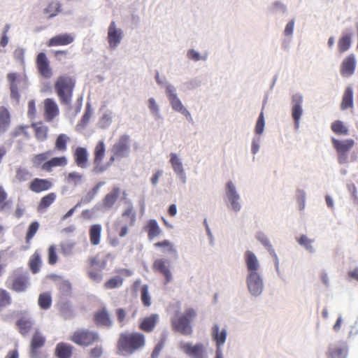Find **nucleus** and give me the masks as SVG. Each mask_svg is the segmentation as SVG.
<instances>
[{"instance_id": "1", "label": "nucleus", "mask_w": 358, "mask_h": 358, "mask_svg": "<svg viewBox=\"0 0 358 358\" xmlns=\"http://www.w3.org/2000/svg\"><path fill=\"white\" fill-rule=\"evenodd\" d=\"M145 336L141 333H122L118 346L124 355H132L145 345Z\"/></svg>"}, {"instance_id": "2", "label": "nucleus", "mask_w": 358, "mask_h": 358, "mask_svg": "<svg viewBox=\"0 0 358 358\" xmlns=\"http://www.w3.org/2000/svg\"><path fill=\"white\" fill-rule=\"evenodd\" d=\"M74 87L75 81L72 78L62 76L57 78L55 88L62 104L69 105L71 103Z\"/></svg>"}, {"instance_id": "3", "label": "nucleus", "mask_w": 358, "mask_h": 358, "mask_svg": "<svg viewBox=\"0 0 358 358\" xmlns=\"http://www.w3.org/2000/svg\"><path fill=\"white\" fill-rule=\"evenodd\" d=\"M196 316V310L192 308H187L184 313L172 320L173 329L184 335L191 334L192 332L191 323Z\"/></svg>"}, {"instance_id": "4", "label": "nucleus", "mask_w": 358, "mask_h": 358, "mask_svg": "<svg viewBox=\"0 0 358 358\" xmlns=\"http://www.w3.org/2000/svg\"><path fill=\"white\" fill-rule=\"evenodd\" d=\"M333 147L336 150L338 161L340 164H345L348 162V152L355 145L353 139L338 140L332 138Z\"/></svg>"}, {"instance_id": "5", "label": "nucleus", "mask_w": 358, "mask_h": 358, "mask_svg": "<svg viewBox=\"0 0 358 358\" xmlns=\"http://www.w3.org/2000/svg\"><path fill=\"white\" fill-rule=\"evenodd\" d=\"M71 341L78 345L87 346L99 341V335L95 331L82 329L76 331L71 336Z\"/></svg>"}, {"instance_id": "6", "label": "nucleus", "mask_w": 358, "mask_h": 358, "mask_svg": "<svg viewBox=\"0 0 358 358\" xmlns=\"http://www.w3.org/2000/svg\"><path fill=\"white\" fill-rule=\"evenodd\" d=\"M123 38V32L118 28L116 23L113 21L108 28L107 41L109 48L115 50L121 43Z\"/></svg>"}, {"instance_id": "7", "label": "nucleus", "mask_w": 358, "mask_h": 358, "mask_svg": "<svg viewBox=\"0 0 358 358\" xmlns=\"http://www.w3.org/2000/svg\"><path fill=\"white\" fill-rule=\"evenodd\" d=\"M112 152L117 158L127 157L130 153V140L127 135L122 136L114 144Z\"/></svg>"}, {"instance_id": "8", "label": "nucleus", "mask_w": 358, "mask_h": 358, "mask_svg": "<svg viewBox=\"0 0 358 358\" xmlns=\"http://www.w3.org/2000/svg\"><path fill=\"white\" fill-rule=\"evenodd\" d=\"M247 285L249 292L253 296L260 295L263 291V282L259 273L248 274L247 277Z\"/></svg>"}, {"instance_id": "9", "label": "nucleus", "mask_w": 358, "mask_h": 358, "mask_svg": "<svg viewBox=\"0 0 358 358\" xmlns=\"http://www.w3.org/2000/svg\"><path fill=\"white\" fill-rule=\"evenodd\" d=\"M36 65L38 71L44 78H50L52 75V70L50 66L49 61L44 52H40L36 57Z\"/></svg>"}, {"instance_id": "10", "label": "nucleus", "mask_w": 358, "mask_h": 358, "mask_svg": "<svg viewBox=\"0 0 358 358\" xmlns=\"http://www.w3.org/2000/svg\"><path fill=\"white\" fill-rule=\"evenodd\" d=\"M45 341V337L43 336L38 331H36L35 334L32 337L30 345L29 356L31 358L41 357L38 349L43 346Z\"/></svg>"}, {"instance_id": "11", "label": "nucleus", "mask_w": 358, "mask_h": 358, "mask_svg": "<svg viewBox=\"0 0 358 358\" xmlns=\"http://www.w3.org/2000/svg\"><path fill=\"white\" fill-rule=\"evenodd\" d=\"M226 194L231 205L234 210L239 211L241 210V204L238 202L240 196L236 190V187L231 181H229L226 185Z\"/></svg>"}, {"instance_id": "12", "label": "nucleus", "mask_w": 358, "mask_h": 358, "mask_svg": "<svg viewBox=\"0 0 358 358\" xmlns=\"http://www.w3.org/2000/svg\"><path fill=\"white\" fill-rule=\"evenodd\" d=\"M166 92L173 110L181 113L187 117H190L189 111L183 106L180 99L175 94V90L171 87H169L166 89Z\"/></svg>"}, {"instance_id": "13", "label": "nucleus", "mask_w": 358, "mask_h": 358, "mask_svg": "<svg viewBox=\"0 0 358 358\" xmlns=\"http://www.w3.org/2000/svg\"><path fill=\"white\" fill-rule=\"evenodd\" d=\"M303 98L300 95H294L292 96V115L294 121L295 127L298 128L299 126V121L303 113L302 109Z\"/></svg>"}, {"instance_id": "14", "label": "nucleus", "mask_w": 358, "mask_h": 358, "mask_svg": "<svg viewBox=\"0 0 358 358\" xmlns=\"http://www.w3.org/2000/svg\"><path fill=\"white\" fill-rule=\"evenodd\" d=\"M7 80L10 85V99L15 101V104H17L18 103L20 98V95L18 92V84L20 83V79L18 78L17 73H9L7 75Z\"/></svg>"}, {"instance_id": "15", "label": "nucleus", "mask_w": 358, "mask_h": 358, "mask_svg": "<svg viewBox=\"0 0 358 358\" xmlns=\"http://www.w3.org/2000/svg\"><path fill=\"white\" fill-rule=\"evenodd\" d=\"M244 258L248 274H257L259 268V263L256 255L251 251H246Z\"/></svg>"}, {"instance_id": "16", "label": "nucleus", "mask_w": 358, "mask_h": 358, "mask_svg": "<svg viewBox=\"0 0 358 358\" xmlns=\"http://www.w3.org/2000/svg\"><path fill=\"white\" fill-rule=\"evenodd\" d=\"M356 59L354 55L351 54L344 59L341 66V73L343 76H350L355 72Z\"/></svg>"}, {"instance_id": "17", "label": "nucleus", "mask_w": 358, "mask_h": 358, "mask_svg": "<svg viewBox=\"0 0 358 358\" xmlns=\"http://www.w3.org/2000/svg\"><path fill=\"white\" fill-rule=\"evenodd\" d=\"M45 120L50 122L59 114V108L52 99H46L44 101Z\"/></svg>"}, {"instance_id": "18", "label": "nucleus", "mask_w": 358, "mask_h": 358, "mask_svg": "<svg viewBox=\"0 0 358 358\" xmlns=\"http://www.w3.org/2000/svg\"><path fill=\"white\" fill-rule=\"evenodd\" d=\"M184 352L192 358H206L204 347L202 344L192 345L185 343L182 345Z\"/></svg>"}, {"instance_id": "19", "label": "nucleus", "mask_w": 358, "mask_h": 358, "mask_svg": "<svg viewBox=\"0 0 358 358\" xmlns=\"http://www.w3.org/2000/svg\"><path fill=\"white\" fill-rule=\"evenodd\" d=\"M211 336L213 341L216 343V350H221V346L225 343L227 338L226 329L220 331L219 326L214 324L211 329Z\"/></svg>"}, {"instance_id": "20", "label": "nucleus", "mask_w": 358, "mask_h": 358, "mask_svg": "<svg viewBox=\"0 0 358 358\" xmlns=\"http://www.w3.org/2000/svg\"><path fill=\"white\" fill-rule=\"evenodd\" d=\"M74 41V36L70 34H64L56 35L51 38L48 45L49 47L57 46V45H66L71 44Z\"/></svg>"}, {"instance_id": "21", "label": "nucleus", "mask_w": 358, "mask_h": 358, "mask_svg": "<svg viewBox=\"0 0 358 358\" xmlns=\"http://www.w3.org/2000/svg\"><path fill=\"white\" fill-rule=\"evenodd\" d=\"M348 349L345 344L330 345L327 355L328 358H346Z\"/></svg>"}, {"instance_id": "22", "label": "nucleus", "mask_w": 358, "mask_h": 358, "mask_svg": "<svg viewBox=\"0 0 358 358\" xmlns=\"http://www.w3.org/2000/svg\"><path fill=\"white\" fill-rule=\"evenodd\" d=\"M52 183L47 179L34 178L29 184V189L35 193L48 190Z\"/></svg>"}, {"instance_id": "23", "label": "nucleus", "mask_w": 358, "mask_h": 358, "mask_svg": "<svg viewBox=\"0 0 358 358\" xmlns=\"http://www.w3.org/2000/svg\"><path fill=\"white\" fill-rule=\"evenodd\" d=\"M74 158L76 164L81 169H86L88 164V152L87 149L78 147L76 149Z\"/></svg>"}, {"instance_id": "24", "label": "nucleus", "mask_w": 358, "mask_h": 358, "mask_svg": "<svg viewBox=\"0 0 358 358\" xmlns=\"http://www.w3.org/2000/svg\"><path fill=\"white\" fill-rule=\"evenodd\" d=\"M29 285V277L27 275H20L15 276L13 280L12 289L17 292H24Z\"/></svg>"}, {"instance_id": "25", "label": "nucleus", "mask_w": 358, "mask_h": 358, "mask_svg": "<svg viewBox=\"0 0 358 358\" xmlns=\"http://www.w3.org/2000/svg\"><path fill=\"white\" fill-rule=\"evenodd\" d=\"M120 188L114 187L110 192L107 194L103 200L102 206L106 209L111 208L117 201L120 194Z\"/></svg>"}, {"instance_id": "26", "label": "nucleus", "mask_w": 358, "mask_h": 358, "mask_svg": "<svg viewBox=\"0 0 358 358\" xmlns=\"http://www.w3.org/2000/svg\"><path fill=\"white\" fill-rule=\"evenodd\" d=\"M73 347L66 343H59L55 348V355L57 358H70L73 353Z\"/></svg>"}, {"instance_id": "27", "label": "nucleus", "mask_w": 358, "mask_h": 358, "mask_svg": "<svg viewBox=\"0 0 358 358\" xmlns=\"http://www.w3.org/2000/svg\"><path fill=\"white\" fill-rule=\"evenodd\" d=\"M67 164V159L65 157H53L51 159L45 162L41 165V169L46 171H51L53 167L63 166Z\"/></svg>"}, {"instance_id": "28", "label": "nucleus", "mask_w": 358, "mask_h": 358, "mask_svg": "<svg viewBox=\"0 0 358 358\" xmlns=\"http://www.w3.org/2000/svg\"><path fill=\"white\" fill-rule=\"evenodd\" d=\"M10 118L8 110L1 106L0 108V135L5 133L10 125Z\"/></svg>"}, {"instance_id": "29", "label": "nucleus", "mask_w": 358, "mask_h": 358, "mask_svg": "<svg viewBox=\"0 0 358 358\" xmlns=\"http://www.w3.org/2000/svg\"><path fill=\"white\" fill-rule=\"evenodd\" d=\"M94 318L95 322L98 325L110 327L113 324V321L105 308H103L101 310L96 313Z\"/></svg>"}, {"instance_id": "30", "label": "nucleus", "mask_w": 358, "mask_h": 358, "mask_svg": "<svg viewBox=\"0 0 358 358\" xmlns=\"http://www.w3.org/2000/svg\"><path fill=\"white\" fill-rule=\"evenodd\" d=\"M36 133V138L39 141H44L48 138V127L42 122L33 123L31 124Z\"/></svg>"}, {"instance_id": "31", "label": "nucleus", "mask_w": 358, "mask_h": 358, "mask_svg": "<svg viewBox=\"0 0 358 358\" xmlns=\"http://www.w3.org/2000/svg\"><path fill=\"white\" fill-rule=\"evenodd\" d=\"M33 325V321L29 317H22L17 322L20 331L22 336H26Z\"/></svg>"}, {"instance_id": "32", "label": "nucleus", "mask_w": 358, "mask_h": 358, "mask_svg": "<svg viewBox=\"0 0 358 358\" xmlns=\"http://www.w3.org/2000/svg\"><path fill=\"white\" fill-rule=\"evenodd\" d=\"M102 227L101 224H94L90 229V242L93 245H97L100 243Z\"/></svg>"}, {"instance_id": "33", "label": "nucleus", "mask_w": 358, "mask_h": 358, "mask_svg": "<svg viewBox=\"0 0 358 358\" xmlns=\"http://www.w3.org/2000/svg\"><path fill=\"white\" fill-rule=\"evenodd\" d=\"M353 106V92L351 87H347L343 96L341 108L342 110H346L352 108Z\"/></svg>"}, {"instance_id": "34", "label": "nucleus", "mask_w": 358, "mask_h": 358, "mask_svg": "<svg viewBox=\"0 0 358 358\" xmlns=\"http://www.w3.org/2000/svg\"><path fill=\"white\" fill-rule=\"evenodd\" d=\"M157 321V314H152L148 317L144 318L140 324V329L144 331H151L155 326Z\"/></svg>"}, {"instance_id": "35", "label": "nucleus", "mask_w": 358, "mask_h": 358, "mask_svg": "<svg viewBox=\"0 0 358 358\" xmlns=\"http://www.w3.org/2000/svg\"><path fill=\"white\" fill-rule=\"evenodd\" d=\"M56 199V194L53 192L47 194L43 196L37 207L38 212H43Z\"/></svg>"}, {"instance_id": "36", "label": "nucleus", "mask_w": 358, "mask_h": 358, "mask_svg": "<svg viewBox=\"0 0 358 358\" xmlns=\"http://www.w3.org/2000/svg\"><path fill=\"white\" fill-rule=\"evenodd\" d=\"M113 113L111 110L106 111L100 117L98 126L101 129L108 128L113 122Z\"/></svg>"}, {"instance_id": "37", "label": "nucleus", "mask_w": 358, "mask_h": 358, "mask_svg": "<svg viewBox=\"0 0 358 358\" xmlns=\"http://www.w3.org/2000/svg\"><path fill=\"white\" fill-rule=\"evenodd\" d=\"M61 12V3L59 1H51L48 7L44 9V13L49 14V18L55 17L59 13Z\"/></svg>"}, {"instance_id": "38", "label": "nucleus", "mask_w": 358, "mask_h": 358, "mask_svg": "<svg viewBox=\"0 0 358 358\" xmlns=\"http://www.w3.org/2000/svg\"><path fill=\"white\" fill-rule=\"evenodd\" d=\"M41 257L38 251H36L29 259V265L33 273H36L40 270Z\"/></svg>"}, {"instance_id": "39", "label": "nucleus", "mask_w": 358, "mask_h": 358, "mask_svg": "<svg viewBox=\"0 0 358 358\" xmlns=\"http://www.w3.org/2000/svg\"><path fill=\"white\" fill-rule=\"evenodd\" d=\"M31 177V173L25 168H18L13 181L16 182H22L29 180Z\"/></svg>"}, {"instance_id": "40", "label": "nucleus", "mask_w": 358, "mask_h": 358, "mask_svg": "<svg viewBox=\"0 0 358 358\" xmlns=\"http://www.w3.org/2000/svg\"><path fill=\"white\" fill-rule=\"evenodd\" d=\"M75 245V242L71 240L61 242L59 246L62 254L64 256H70L73 253Z\"/></svg>"}, {"instance_id": "41", "label": "nucleus", "mask_w": 358, "mask_h": 358, "mask_svg": "<svg viewBox=\"0 0 358 358\" xmlns=\"http://www.w3.org/2000/svg\"><path fill=\"white\" fill-rule=\"evenodd\" d=\"M84 176L78 172L69 173L66 177L67 182L74 186L83 184Z\"/></svg>"}, {"instance_id": "42", "label": "nucleus", "mask_w": 358, "mask_h": 358, "mask_svg": "<svg viewBox=\"0 0 358 358\" xmlns=\"http://www.w3.org/2000/svg\"><path fill=\"white\" fill-rule=\"evenodd\" d=\"M351 45V35L345 34L343 35L339 40L338 43V50L341 52H344L347 51Z\"/></svg>"}, {"instance_id": "43", "label": "nucleus", "mask_w": 358, "mask_h": 358, "mask_svg": "<svg viewBox=\"0 0 358 358\" xmlns=\"http://www.w3.org/2000/svg\"><path fill=\"white\" fill-rule=\"evenodd\" d=\"M170 162L174 169V171L178 175L182 176L184 173L182 164L176 154L172 153L171 155Z\"/></svg>"}, {"instance_id": "44", "label": "nucleus", "mask_w": 358, "mask_h": 358, "mask_svg": "<svg viewBox=\"0 0 358 358\" xmlns=\"http://www.w3.org/2000/svg\"><path fill=\"white\" fill-rule=\"evenodd\" d=\"M52 155V151H47L45 152L36 155L31 160L33 166L35 167H39L42 162L47 160Z\"/></svg>"}, {"instance_id": "45", "label": "nucleus", "mask_w": 358, "mask_h": 358, "mask_svg": "<svg viewBox=\"0 0 358 358\" xmlns=\"http://www.w3.org/2000/svg\"><path fill=\"white\" fill-rule=\"evenodd\" d=\"M52 302L51 296L49 293L41 294L38 297V305L43 309H48L50 307Z\"/></svg>"}, {"instance_id": "46", "label": "nucleus", "mask_w": 358, "mask_h": 358, "mask_svg": "<svg viewBox=\"0 0 358 358\" xmlns=\"http://www.w3.org/2000/svg\"><path fill=\"white\" fill-rule=\"evenodd\" d=\"M105 150H106V148H105L104 142L103 141H99V143L96 145V146L95 148V151H94V153H95L94 163L95 164L100 163L101 162L103 157L104 155V153H105Z\"/></svg>"}, {"instance_id": "47", "label": "nucleus", "mask_w": 358, "mask_h": 358, "mask_svg": "<svg viewBox=\"0 0 358 358\" xmlns=\"http://www.w3.org/2000/svg\"><path fill=\"white\" fill-rule=\"evenodd\" d=\"M332 131L337 134L346 135L348 130L341 121L337 120L331 124Z\"/></svg>"}, {"instance_id": "48", "label": "nucleus", "mask_w": 358, "mask_h": 358, "mask_svg": "<svg viewBox=\"0 0 358 358\" xmlns=\"http://www.w3.org/2000/svg\"><path fill=\"white\" fill-rule=\"evenodd\" d=\"M158 271L164 275L166 278L165 283H168L172 280V275L169 269V266L166 265L164 262H158Z\"/></svg>"}, {"instance_id": "49", "label": "nucleus", "mask_w": 358, "mask_h": 358, "mask_svg": "<svg viewBox=\"0 0 358 358\" xmlns=\"http://www.w3.org/2000/svg\"><path fill=\"white\" fill-rule=\"evenodd\" d=\"M68 140L69 137L66 134H59L55 142V148L61 151H65L66 150V142Z\"/></svg>"}, {"instance_id": "50", "label": "nucleus", "mask_w": 358, "mask_h": 358, "mask_svg": "<svg viewBox=\"0 0 358 358\" xmlns=\"http://www.w3.org/2000/svg\"><path fill=\"white\" fill-rule=\"evenodd\" d=\"M297 242L310 252H313L314 251L313 247L312 246L313 241L309 239L306 235H301L297 239Z\"/></svg>"}, {"instance_id": "51", "label": "nucleus", "mask_w": 358, "mask_h": 358, "mask_svg": "<svg viewBox=\"0 0 358 358\" xmlns=\"http://www.w3.org/2000/svg\"><path fill=\"white\" fill-rule=\"evenodd\" d=\"M141 301L144 306H149L151 304L150 296L148 294V287L146 285L142 286L141 289Z\"/></svg>"}, {"instance_id": "52", "label": "nucleus", "mask_w": 358, "mask_h": 358, "mask_svg": "<svg viewBox=\"0 0 358 358\" xmlns=\"http://www.w3.org/2000/svg\"><path fill=\"white\" fill-rule=\"evenodd\" d=\"M39 227V224L38 222H33L29 227L28 231L26 236L27 242H29L31 239L33 238L36 233L37 232Z\"/></svg>"}, {"instance_id": "53", "label": "nucleus", "mask_w": 358, "mask_h": 358, "mask_svg": "<svg viewBox=\"0 0 358 358\" xmlns=\"http://www.w3.org/2000/svg\"><path fill=\"white\" fill-rule=\"evenodd\" d=\"M10 303V296L9 293L0 289V307H5Z\"/></svg>"}, {"instance_id": "54", "label": "nucleus", "mask_w": 358, "mask_h": 358, "mask_svg": "<svg viewBox=\"0 0 358 358\" xmlns=\"http://www.w3.org/2000/svg\"><path fill=\"white\" fill-rule=\"evenodd\" d=\"M122 216L129 217V224L131 225L134 224L136 219V213L131 205L128 206L127 209L123 212Z\"/></svg>"}, {"instance_id": "55", "label": "nucleus", "mask_w": 358, "mask_h": 358, "mask_svg": "<svg viewBox=\"0 0 358 358\" xmlns=\"http://www.w3.org/2000/svg\"><path fill=\"white\" fill-rule=\"evenodd\" d=\"M57 262V255L56 253V247L54 245L50 246L48 249V263L51 265Z\"/></svg>"}, {"instance_id": "56", "label": "nucleus", "mask_w": 358, "mask_h": 358, "mask_svg": "<svg viewBox=\"0 0 358 358\" xmlns=\"http://www.w3.org/2000/svg\"><path fill=\"white\" fill-rule=\"evenodd\" d=\"M264 117L263 112H262L257 119L256 125H255V133L257 134H262L264 131Z\"/></svg>"}, {"instance_id": "57", "label": "nucleus", "mask_w": 358, "mask_h": 358, "mask_svg": "<svg viewBox=\"0 0 358 358\" xmlns=\"http://www.w3.org/2000/svg\"><path fill=\"white\" fill-rule=\"evenodd\" d=\"M122 284V280L120 277H115L110 279L105 283V286L107 288H116L120 287Z\"/></svg>"}, {"instance_id": "58", "label": "nucleus", "mask_w": 358, "mask_h": 358, "mask_svg": "<svg viewBox=\"0 0 358 358\" xmlns=\"http://www.w3.org/2000/svg\"><path fill=\"white\" fill-rule=\"evenodd\" d=\"M258 239L267 248V250L270 252V253L276 258L277 257L276 255H275L273 249L272 248V245H271L268 239L266 237H265L264 235L259 236Z\"/></svg>"}, {"instance_id": "59", "label": "nucleus", "mask_w": 358, "mask_h": 358, "mask_svg": "<svg viewBox=\"0 0 358 358\" xmlns=\"http://www.w3.org/2000/svg\"><path fill=\"white\" fill-rule=\"evenodd\" d=\"M27 128H28V126H25V125H20L18 127H17L12 133H11V136L13 137H17L21 134H23L26 137H27L29 135H28V133H27Z\"/></svg>"}, {"instance_id": "60", "label": "nucleus", "mask_w": 358, "mask_h": 358, "mask_svg": "<svg viewBox=\"0 0 358 358\" xmlns=\"http://www.w3.org/2000/svg\"><path fill=\"white\" fill-rule=\"evenodd\" d=\"M148 236L150 240L154 239L157 236V221L151 220L149 225Z\"/></svg>"}, {"instance_id": "61", "label": "nucleus", "mask_w": 358, "mask_h": 358, "mask_svg": "<svg viewBox=\"0 0 358 358\" xmlns=\"http://www.w3.org/2000/svg\"><path fill=\"white\" fill-rule=\"evenodd\" d=\"M157 245H158V247L162 248L164 252H171V253L175 252V250L173 249L172 244L168 241H164L163 242H158Z\"/></svg>"}, {"instance_id": "62", "label": "nucleus", "mask_w": 358, "mask_h": 358, "mask_svg": "<svg viewBox=\"0 0 358 358\" xmlns=\"http://www.w3.org/2000/svg\"><path fill=\"white\" fill-rule=\"evenodd\" d=\"M59 289L62 290L64 294H69L71 289V283L67 280H63L59 284Z\"/></svg>"}, {"instance_id": "63", "label": "nucleus", "mask_w": 358, "mask_h": 358, "mask_svg": "<svg viewBox=\"0 0 358 358\" xmlns=\"http://www.w3.org/2000/svg\"><path fill=\"white\" fill-rule=\"evenodd\" d=\"M187 57L189 59H192V60H194L195 62H197L200 59H205V57H201L199 55V52H197L196 51H195L194 50L192 49V50H189L188 52H187Z\"/></svg>"}, {"instance_id": "64", "label": "nucleus", "mask_w": 358, "mask_h": 358, "mask_svg": "<svg viewBox=\"0 0 358 358\" xmlns=\"http://www.w3.org/2000/svg\"><path fill=\"white\" fill-rule=\"evenodd\" d=\"M103 353L101 346H96L91 350L90 357L91 358H99Z\"/></svg>"}]
</instances>
